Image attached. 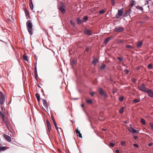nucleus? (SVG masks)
Segmentation results:
<instances>
[{
  "mask_svg": "<svg viewBox=\"0 0 153 153\" xmlns=\"http://www.w3.org/2000/svg\"><path fill=\"white\" fill-rule=\"evenodd\" d=\"M26 27L30 35L33 34V25L30 20H28L26 22Z\"/></svg>",
  "mask_w": 153,
  "mask_h": 153,
  "instance_id": "obj_1",
  "label": "nucleus"
},
{
  "mask_svg": "<svg viewBox=\"0 0 153 153\" xmlns=\"http://www.w3.org/2000/svg\"><path fill=\"white\" fill-rule=\"evenodd\" d=\"M5 100L4 96L3 93L0 91V104L2 105L4 104Z\"/></svg>",
  "mask_w": 153,
  "mask_h": 153,
  "instance_id": "obj_2",
  "label": "nucleus"
},
{
  "mask_svg": "<svg viewBox=\"0 0 153 153\" xmlns=\"http://www.w3.org/2000/svg\"><path fill=\"white\" fill-rule=\"evenodd\" d=\"M138 88L141 91L146 92L148 89L146 88L145 85L142 83L141 85L138 87Z\"/></svg>",
  "mask_w": 153,
  "mask_h": 153,
  "instance_id": "obj_3",
  "label": "nucleus"
},
{
  "mask_svg": "<svg viewBox=\"0 0 153 153\" xmlns=\"http://www.w3.org/2000/svg\"><path fill=\"white\" fill-rule=\"evenodd\" d=\"M99 94L104 98H105L107 97V95L104 93V91L101 88H99Z\"/></svg>",
  "mask_w": 153,
  "mask_h": 153,
  "instance_id": "obj_4",
  "label": "nucleus"
},
{
  "mask_svg": "<svg viewBox=\"0 0 153 153\" xmlns=\"http://www.w3.org/2000/svg\"><path fill=\"white\" fill-rule=\"evenodd\" d=\"M123 8L121 9L118 10L117 14L116 15V18L118 19L119 18V16H121L123 14Z\"/></svg>",
  "mask_w": 153,
  "mask_h": 153,
  "instance_id": "obj_5",
  "label": "nucleus"
},
{
  "mask_svg": "<svg viewBox=\"0 0 153 153\" xmlns=\"http://www.w3.org/2000/svg\"><path fill=\"white\" fill-rule=\"evenodd\" d=\"M128 131L129 132H131L132 133H137L139 132V131L135 129L132 127L131 126L130 128L128 129Z\"/></svg>",
  "mask_w": 153,
  "mask_h": 153,
  "instance_id": "obj_6",
  "label": "nucleus"
},
{
  "mask_svg": "<svg viewBox=\"0 0 153 153\" xmlns=\"http://www.w3.org/2000/svg\"><path fill=\"white\" fill-rule=\"evenodd\" d=\"M59 9L63 13L65 12V7L63 3H61L60 5L59 6Z\"/></svg>",
  "mask_w": 153,
  "mask_h": 153,
  "instance_id": "obj_7",
  "label": "nucleus"
},
{
  "mask_svg": "<svg viewBox=\"0 0 153 153\" xmlns=\"http://www.w3.org/2000/svg\"><path fill=\"white\" fill-rule=\"evenodd\" d=\"M124 30V29L123 27H118L116 28L114 30V31L115 32H120L123 31Z\"/></svg>",
  "mask_w": 153,
  "mask_h": 153,
  "instance_id": "obj_8",
  "label": "nucleus"
},
{
  "mask_svg": "<svg viewBox=\"0 0 153 153\" xmlns=\"http://www.w3.org/2000/svg\"><path fill=\"white\" fill-rule=\"evenodd\" d=\"M146 92L147 93L149 97L153 98V91L152 90L148 89Z\"/></svg>",
  "mask_w": 153,
  "mask_h": 153,
  "instance_id": "obj_9",
  "label": "nucleus"
},
{
  "mask_svg": "<svg viewBox=\"0 0 153 153\" xmlns=\"http://www.w3.org/2000/svg\"><path fill=\"white\" fill-rule=\"evenodd\" d=\"M131 12V8L129 9L128 10L126 11L123 15V17H126L130 15V13Z\"/></svg>",
  "mask_w": 153,
  "mask_h": 153,
  "instance_id": "obj_10",
  "label": "nucleus"
},
{
  "mask_svg": "<svg viewBox=\"0 0 153 153\" xmlns=\"http://www.w3.org/2000/svg\"><path fill=\"white\" fill-rule=\"evenodd\" d=\"M46 124L48 128V131L50 132L51 130V126L48 121H47Z\"/></svg>",
  "mask_w": 153,
  "mask_h": 153,
  "instance_id": "obj_11",
  "label": "nucleus"
},
{
  "mask_svg": "<svg viewBox=\"0 0 153 153\" xmlns=\"http://www.w3.org/2000/svg\"><path fill=\"white\" fill-rule=\"evenodd\" d=\"M4 137L8 142L11 141V138L9 136L5 134L4 135Z\"/></svg>",
  "mask_w": 153,
  "mask_h": 153,
  "instance_id": "obj_12",
  "label": "nucleus"
},
{
  "mask_svg": "<svg viewBox=\"0 0 153 153\" xmlns=\"http://www.w3.org/2000/svg\"><path fill=\"white\" fill-rule=\"evenodd\" d=\"M76 132L77 136H78L79 138H82V134L80 133V131L78 129V128H77V129L76 130Z\"/></svg>",
  "mask_w": 153,
  "mask_h": 153,
  "instance_id": "obj_13",
  "label": "nucleus"
},
{
  "mask_svg": "<svg viewBox=\"0 0 153 153\" xmlns=\"http://www.w3.org/2000/svg\"><path fill=\"white\" fill-rule=\"evenodd\" d=\"M84 32L85 34L88 35H91L92 34L91 31L90 30H85Z\"/></svg>",
  "mask_w": 153,
  "mask_h": 153,
  "instance_id": "obj_14",
  "label": "nucleus"
},
{
  "mask_svg": "<svg viewBox=\"0 0 153 153\" xmlns=\"http://www.w3.org/2000/svg\"><path fill=\"white\" fill-rule=\"evenodd\" d=\"M42 101L43 102L44 106L46 108H48V105L47 104V102L46 101L45 99H43L42 100Z\"/></svg>",
  "mask_w": 153,
  "mask_h": 153,
  "instance_id": "obj_15",
  "label": "nucleus"
},
{
  "mask_svg": "<svg viewBox=\"0 0 153 153\" xmlns=\"http://www.w3.org/2000/svg\"><path fill=\"white\" fill-rule=\"evenodd\" d=\"M136 4V1L134 0H131L130 1V3L129 5L131 7L134 6Z\"/></svg>",
  "mask_w": 153,
  "mask_h": 153,
  "instance_id": "obj_16",
  "label": "nucleus"
},
{
  "mask_svg": "<svg viewBox=\"0 0 153 153\" xmlns=\"http://www.w3.org/2000/svg\"><path fill=\"white\" fill-rule=\"evenodd\" d=\"M29 4L30 9L31 10H33V5L32 3V1L31 0H29Z\"/></svg>",
  "mask_w": 153,
  "mask_h": 153,
  "instance_id": "obj_17",
  "label": "nucleus"
},
{
  "mask_svg": "<svg viewBox=\"0 0 153 153\" xmlns=\"http://www.w3.org/2000/svg\"><path fill=\"white\" fill-rule=\"evenodd\" d=\"M143 44V42L142 41H140L137 44V47L138 48H140L141 47V45Z\"/></svg>",
  "mask_w": 153,
  "mask_h": 153,
  "instance_id": "obj_18",
  "label": "nucleus"
},
{
  "mask_svg": "<svg viewBox=\"0 0 153 153\" xmlns=\"http://www.w3.org/2000/svg\"><path fill=\"white\" fill-rule=\"evenodd\" d=\"M135 7H136V8L137 9L140 10L142 11V12H143V9L142 7L140 6L139 5Z\"/></svg>",
  "mask_w": 153,
  "mask_h": 153,
  "instance_id": "obj_19",
  "label": "nucleus"
},
{
  "mask_svg": "<svg viewBox=\"0 0 153 153\" xmlns=\"http://www.w3.org/2000/svg\"><path fill=\"white\" fill-rule=\"evenodd\" d=\"M86 101L88 104H91L93 103V101L91 99H86Z\"/></svg>",
  "mask_w": 153,
  "mask_h": 153,
  "instance_id": "obj_20",
  "label": "nucleus"
},
{
  "mask_svg": "<svg viewBox=\"0 0 153 153\" xmlns=\"http://www.w3.org/2000/svg\"><path fill=\"white\" fill-rule=\"evenodd\" d=\"M98 62V60L97 59H94L92 63L94 64V65L95 66L96 65L97 63Z\"/></svg>",
  "mask_w": 153,
  "mask_h": 153,
  "instance_id": "obj_21",
  "label": "nucleus"
},
{
  "mask_svg": "<svg viewBox=\"0 0 153 153\" xmlns=\"http://www.w3.org/2000/svg\"><path fill=\"white\" fill-rule=\"evenodd\" d=\"M25 15L27 17V19H28V17H29V12L26 10H25Z\"/></svg>",
  "mask_w": 153,
  "mask_h": 153,
  "instance_id": "obj_22",
  "label": "nucleus"
},
{
  "mask_svg": "<svg viewBox=\"0 0 153 153\" xmlns=\"http://www.w3.org/2000/svg\"><path fill=\"white\" fill-rule=\"evenodd\" d=\"M111 37H108V38H107L105 40L104 42V43L105 44H106L108 43V41L110 40V39H111Z\"/></svg>",
  "mask_w": 153,
  "mask_h": 153,
  "instance_id": "obj_23",
  "label": "nucleus"
},
{
  "mask_svg": "<svg viewBox=\"0 0 153 153\" xmlns=\"http://www.w3.org/2000/svg\"><path fill=\"white\" fill-rule=\"evenodd\" d=\"M0 149L1 151H4L7 149V147L5 146L0 147Z\"/></svg>",
  "mask_w": 153,
  "mask_h": 153,
  "instance_id": "obj_24",
  "label": "nucleus"
},
{
  "mask_svg": "<svg viewBox=\"0 0 153 153\" xmlns=\"http://www.w3.org/2000/svg\"><path fill=\"white\" fill-rule=\"evenodd\" d=\"M35 96L36 97L38 101L39 102L40 101V96H39V94H35Z\"/></svg>",
  "mask_w": 153,
  "mask_h": 153,
  "instance_id": "obj_25",
  "label": "nucleus"
},
{
  "mask_svg": "<svg viewBox=\"0 0 153 153\" xmlns=\"http://www.w3.org/2000/svg\"><path fill=\"white\" fill-rule=\"evenodd\" d=\"M53 121L55 127L56 128V129L57 130V131H58V129L59 128H58V127H57L56 123V122L55 121V120H53Z\"/></svg>",
  "mask_w": 153,
  "mask_h": 153,
  "instance_id": "obj_26",
  "label": "nucleus"
},
{
  "mask_svg": "<svg viewBox=\"0 0 153 153\" xmlns=\"http://www.w3.org/2000/svg\"><path fill=\"white\" fill-rule=\"evenodd\" d=\"M140 122L143 125H145L146 124L145 120L143 118H141Z\"/></svg>",
  "mask_w": 153,
  "mask_h": 153,
  "instance_id": "obj_27",
  "label": "nucleus"
},
{
  "mask_svg": "<svg viewBox=\"0 0 153 153\" xmlns=\"http://www.w3.org/2000/svg\"><path fill=\"white\" fill-rule=\"evenodd\" d=\"M126 47H127L128 48H129L131 49H133L134 48L133 46H132L130 45H126Z\"/></svg>",
  "mask_w": 153,
  "mask_h": 153,
  "instance_id": "obj_28",
  "label": "nucleus"
},
{
  "mask_svg": "<svg viewBox=\"0 0 153 153\" xmlns=\"http://www.w3.org/2000/svg\"><path fill=\"white\" fill-rule=\"evenodd\" d=\"M124 107H123L121 109H120L119 112L120 114H122L123 113L124 111Z\"/></svg>",
  "mask_w": 153,
  "mask_h": 153,
  "instance_id": "obj_29",
  "label": "nucleus"
},
{
  "mask_svg": "<svg viewBox=\"0 0 153 153\" xmlns=\"http://www.w3.org/2000/svg\"><path fill=\"white\" fill-rule=\"evenodd\" d=\"M76 20L77 21V23L78 24H79L81 23V21L80 19L78 18L76 19Z\"/></svg>",
  "mask_w": 153,
  "mask_h": 153,
  "instance_id": "obj_30",
  "label": "nucleus"
},
{
  "mask_svg": "<svg viewBox=\"0 0 153 153\" xmlns=\"http://www.w3.org/2000/svg\"><path fill=\"white\" fill-rule=\"evenodd\" d=\"M152 65L151 64H150L148 65L147 68L148 69H151L152 68Z\"/></svg>",
  "mask_w": 153,
  "mask_h": 153,
  "instance_id": "obj_31",
  "label": "nucleus"
},
{
  "mask_svg": "<svg viewBox=\"0 0 153 153\" xmlns=\"http://www.w3.org/2000/svg\"><path fill=\"white\" fill-rule=\"evenodd\" d=\"M23 59L25 61H27V56H23L22 57Z\"/></svg>",
  "mask_w": 153,
  "mask_h": 153,
  "instance_id": "obj_32",
  "label": "nucleus"
},
{
  "mask_svg": "<svg viewBox=\"0 0 153 153\" xmlns=\"http://www.w3.org/2000/svg\"><path fill=\"white\" fill-rule=\"evenodd\" d=\"M75 64V61L74 60H72L71 63V65L72 66H74Z\"/></svg>",
  "mask_w": 153,
  "mask_h": 153,
  "instance_id": "obj_33",
  "label": "nucleus"
},
{
  "mask_svg": "<svg viewBox=\"0 0 153 153\" xmlns=\"http://www.w3.org/2000/svg\"><path fill=\"white\" fill-rule=\"evenodd\" d=\"M106 67V65H102L100 67V68L101 69H104Z\"/></svg>",
  "mask_w": 153,
  "mask_h": 153,
  "instance_id": "obj_34",
  "label": "nucleus"
},
{
  "mask_svg": "<svg viewBox=\"0 0 153 153\" xmlns=\"http://www.w3.org/2000/svg\"><path fill=\"white\" fill-rule=\"evenodd\" d=\"M105 11L104 10H103L100 11L99 13L100 14H102L105 13Z\"/></svg>",
  "mask_w": 153,
  "mask_h": 153,
  "instance_id": "obj_35",
  "label": "nucleus"
},
{
  "mask_svg": "<svg viewBox=\"0 0 153 153\" xmlns=\"http://www.w3.org/2000/svg\"><path fill=\"white\" fill-rule=\"evenodd\" d=\"M121 145L124 147L126 146L125 142V141H122L121 143Z\"/></svg>",
  "mask_w": 153,
  "mask_h": 153,
  "instance_id": "obj_36",
  "label": "nucleus"
},
{
  "mask_svg": "<svg viewBox=\"0 0 153 153\" xmlns=\"http://www.w3.org/2000/svg\"><path fill=\"white\" fill-rule=\"evenodd\" d=\"M140 100L138 99H135L133 100V102L134 103L138 102H139Z\"/></svg>",
  "mask_w": 153,
  "mask_h": 153,
  "instance_id": "obj_37",
  "label": "nucleus"
},
{
  "mask_svg": "<svg viewBox=\"0 0 153 153\" xmlns=\"http://www.w3.org/2000/svg\"><path fill=\"white\" fill-rule=\"evenodd\" d=\"M70 23L73 26H75V23L72 20H70Z\"/></svg>",
  "mask_w": 153,
  "mask_h": 153,
  "instance_id": "obj_38",
  "label": "nucleus"
},
{
  "mask_svg": "<svg viewBox=\"0 0 153 153\" xmlns=\"http://www.w3.org/2000/svg\"><path fill=\"white\" fill-rule=\"evenodd\" d=\"M117 58L120 62H122L123 61V58H122L119 57Z\"/></svg>",
  "mask_w": 153,
  "mask_h": 153,
  "instance_id": "obj_39",
  "label": "nucleus"
},
{
  "mask_svg": "<svg viewBox=\"0 0 153 153\" xmlns=\"http://www.w3.org/2000/svg\"><path fill=\"white\" fill-rule=\"evenodd\" d=\"M114 144L113 143H110L109 144L110 146L111 147H113L114 146Z\"/></svg>",
  "mask_w": 153,
  "mask_h": 153,
  "instance_id": "obj_40",
  "label": "nucleus"
},
{
  "mask_svg": "<svg viewBox=\"0 0 153 153\" xmlns=\"http://www.w3.org/2000/svg\"><path fill=\"white\" fill-rule=\"evenodd\" d=\"M119 99L121 102H122L123 100V97L122 96L121 97L119 98Z\"/></svg>",
  "mask_w": 153,
  "mask_h": 153,
  "instance_id": "obj_41",
  "label": "nucleus"
},
{
  "mask_svg": "<svg viewBox=\"0 0 153 153\" xmlns=\"http://www.w3.org/2000/svg\"><path fill=\"white\" fill-rule=\"evenodd\" d=\"M124 72L126 74H127L129 72V71L127 69L125 70L124 71Z\"/></svg>",
  "mask_w": 153,
  "mask_h": 153,
  "instance_id": "obj_42",
  "label": "nucleus"
},
{
  "mask_svg": "<svg viewBox=\"0 0 153 153\" xmlns=\"http://www.w3.org/2000/svg\"><path fill=\"white\" fill-rule=\"evenodd\" d=\"M95 94V93L93 91L91 92L90 93V95L92 96H94Z\"/></svg>",
  "mask_w": 153,
  "mask_h": 153,
  "instance_id": "obj_43",
  "label": "nucleus"
},
{
  "mask_svg": "<svg viewBox=\"0 0 153 153\" xmlns=\"http://www.w3.org/2000/svg\"><path fill=\"white\" fill-rule=\"evenodd\" d=\"M88 19V17L87 16H85L84 18V20L85 21L87 20Z\"/></svg>",
  "mask_w": 153,
  "mask_h": 153,
  "instance_id": "obj_44",
  "label": "nucleus"
},
{
  "mask_svg": "<svg viewBox=\"0 0 153 153\" xmlns=\"http://www.w3.org/2000/svg\"><path fill=\"white\" fill-rule=\"evenodd\" d=\"M0 115H1L2 116L1 117L3 118V119H4V116L1 111H0Z\"/></svg>",
  "mask_w": 153,
  "mask_h": 153,
  "instance_id": "obj_45",
  "label": "nucleus"
},
{
  "mask_svg": "<svg viewBox=\"0 0 153 153\" xmlns=\"http://www.w3.org/2000/svg\"><path fill=\"white\" fill-rule=\"evenodd\" d=\"M35 75H36V74H37V71L36 67H35Z\"/></svg>",
  "mask_w": 153,
  "mask_h": 153,
  "instance_id": "obj_46",
  "label": "nucleus"
},
{
  "mask_svg": "<svg viewBox=\"0 0 153 153\" xmlns=\"http://www.w3.org/2000/svg\"><path fill=\"white\" fill-rule=\"evenodd\" d=\"M133 144L135 147H136V148H138L139 146L137 144L134 143Z\"/></svg>",
  "mask_w": 153,
  "mask_h": 153,
  "instance_id": "obj_47",
  "label": "nucleus"
},
{
  "mask_svg": "<svg viewBox=\"0 0 153 153\" xmlns=\"http://www.w3.org/2000/svg\"><path fill=\"white\" fill-rule=\"evenodd\" d=\"M150 125L151 128L153 129V124L152 123H150Z\"/></svg>",
  "mask_w": 153,
  "mask_h": 153,
  "instance_id": "obj_48",
  "label": "nucleus"
},
{
  "mask_svg": "<svg viewBox=\"0 0 153 153\" xmlns=\"http://www.w3.org/2000/svg\"><path fill=\"white\" fill-rule=\"evenodd\" d=\"M134 138L135 140H137L138 138V137L137 136H134Z\"/></svg>",
  "mask_w": 153,
  "mask_h": 153,
  "instance_id": "obj_49",
  "label": "nucleus"
},
{
  "mask_svg": "<svg viewBox=\"0 0 153 153\" xmlns=\"http://www.w3.org/2000/svg\"><path fill=\"white\" fill-rule=\"evenodd\" d=\"M132 81L133 82L135 83L136 82V80L135 78H133L132 79Z\"/></svg>",
  "mask_w": 153,
  "mask_h": 153,
  "instance_id": "obj_50",
  "label": "nucleus"
},
{
  "mask_svg": "<svg viewBox=\"0 0 153 153\" xmlns=\"http://www.w3.org/2000/svg\"><path fill=\"white\" fill-rule=\"evenodd\" d=\"M116 153H120V151L118 149H117L116 151Z\"/></svg>",
  "mask_w": 153,
  "mask_h": 153,
  "instance_id": "obj_51",
  "label": "nucleus"
},
{
  "mask_svg": "<svg viewBox=\"0 0 153 153\" xmlns=\"http://www.w3.org/2000/svg\"><path fill=\"white\" fill-rule=\"evenodd\" d=\"M153 145V144L152 143H149V144H148V146H152Z\"/></svg>",
  "mask_w": 153,
  "mask_h": 153,
  "instance_id": "obj_52",
  "label": "nucleus"
},
{
  "mask_svg": "<svg viewBox=\"0 0 153 153\" xmlns=\"http://www.w3.org/2000/svg\"><path fill=\"white\" fill-rule=\"evenodd\" d=\"M81 106L82 107H84V104H82L81 105Z\"/></svg>",
  "mask_w": 153,
  "mask_h": 153,
  "instance_id": "obj_53",
  "label": "nucleus"
},
{
  "mask_svg": "<svg viewBox=\"0 0 153 153\" xmlns=\"http://www.w3.org/2000/svg\"><path fill=\"white\" fill-rule=\"evenodd\" d=\"M111 3L113 5H114V2H111Z\"/></svg>",
  "mask_w": 153,
  "mask_h": 153,
  "instance_id": "obj_54",
  "label": "nucleus"
},
{
  "mask_svg": "<svg viewBox=\"0 0 153 153\" xmlns=\"http://www.w3.org/2000/svg\"><path fill=\"white\" fill-rule=\"evenodd\" d=\"M58 151L60 152H61V150L59 149H58Z\"/></svg>",
  "mask_w": 153,
  "mask_h": 153,
  "instance_id": "obj_55",
  "label": "nucleus"
},
{
  "mask_svg": "<svg viewBox=\"0 0 153 153\" xmlns=\"http://www.w3.org/2000/svg\"><path fill=\"white\" fill-rule=\"evenodd\" d=\"M111 2H114L115 0H111Z\"/></svg>",
  "mask_w": 153,
  "mask_h": 153,
  "instance_id": "obj_56",
  "label": "nucleus"
},
{
  "mask_svg": "<svg viewBox=\"0 0 153 153\" xmlns=\"http://www.w3.org/2000/svg\"><path fill=\"white\" fill-rule=\"evenodd\" d=\"M88 49H89V48H86V51H88Z\"/></svg>",
  "mask_w": 153,
  "mask_h": 153,
  "instance_id": "obj_57",
  "label": "nucleus"
},
{
  "mask_svg": "<svg viewBox=\"0 0 153 153\" xmlns=\"http://www.w3.org/2000/svg\"><path fill=\"white\" fill-rule=\"evenodd\" d=\"M123 65L124 66H126V68H127V67H128L127 66H126V65Z\"/></svg>",
  "mask_w": 153,
  "mask_h": 153,
  "instance_id": "obj_58",
  "label": "nucleus"
},
{
  "mask_svg": "<svg viewBox=\"0 0 153 153\" xmlns=\"http://www.w3.org/2000/svg\"><path fill=\"white\" fill-rule=\"evenodd\" d=\"M146 3H147V4H148V1H146Z\"/></svg>",
  "mask_w": 153,
  "mask_h": 153,
  "instance_id": "obj_59",
  "label": "nucleus"
},
{
  "mask_svg": "<svg viewBox=\"0 0 153 153\" xmlns=\"http://www.w3.org/2000/svg\"><path fill=\"white\" fill-rule=\"evenodd\" d=\"M35 78L36 79V78H37V76H35Z\"/></svg>",
  "mask_w": 153,
  "mask_h": 153,
  "instance_id": "obj_60",
  "label": "nucleus"
},
{
  "mask_svg": "<svg viewBox=\"0 0 153 153\" xmlns=\"http://www.w3.org/2000/svg\"><path fill=\"white\" fill-rule=\"evenodd\" d=\"M106 130L105 129H103V130Z\"/></svg>",
  "mask_w": 153,
  "mask_h": 153,
  "instance_id": "obj_61",
  "label": "nucleus"
},
{
  "mask_svg": "<svg viewBox=\"0 0 153 153\" xmlns=\"http://www.w3.org/2000/svg\"><path fill=\"white\" fill-rule=\"evenodd\" d=\"M1 108H2V106H1Z\"/></svg>",
  "mask_w": 153,
  "mask_h": 153,
  "instance_id": "obj_62",
  "label": "nucleus"
}]
</instances>
